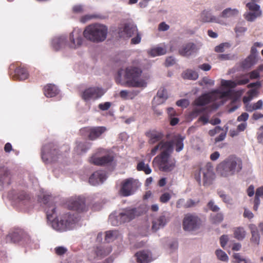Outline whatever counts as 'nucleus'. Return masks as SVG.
Returning a JSON list of instances; mask_svg holds the SVG:
<instances>
[{"mask_svg":"<svg viewBox=\"0 0 263 263\" xmlns=\"http://www.w3.org/2000/svg\"><path fill=\"white\" fill-rule=\"evenodd\" d=\"M175 63V59L173 57H169L166 59L165 64L168 67L174 65Z\"/></svg>","mask_w":263,"mask_h":263,"instance_id":"nucleus-57","label":"nucleus"},{"mask_svg":"<svg viewBox=\"0 0 263 263\" xmlns=\"http://www.w3.org/2000/svg\"><path fill=\"white\" fill-rule=\"evenodd\" d=\"M11 174L8 168L4 165H0V185H9L11 183Z\"/></svg>","mask_w":263,"mask_h":263,"instance_id":"nucleus-22","label":"nucleus"},{"mask_svg":"<svg viewBox=\"0 0 263 263\" xmlns=\"http://www.w3.org/2000/svg\"><path fill=\"white\" fill-rule=\"evenodd\" d=\"M215 254L218 259L222 261H227L228 260L229 258L227 254L222 250H217L215 251Z\"/></svg>","mask_w":263,"mask_h":263,"instance_id":"nucleus-46","label":"nucleus"},{"mask_svg":"<svg viewBox=\"0 0 263 263\" xmlns=\"http://www.w3.org/2000/svg\"><path fill=\"white\" fill-rule=\"evenodd\" d=\"M111 248L110 246H97L94 248L89 253L88 259L90 260H93L96 259H101L109 254L111 252Z\"/></svg>","mask_w":263,"mask_h":263,"instance_id":"nucleus-16","label":"nucleus"},{"mask_svg":"<svg viewBox=\"0 0 263 263\" xmlns=\"http://www.w3.org/2000/svg\"><path fill=\"white\" fill-rule=\"evenodd\" d=\"M234 236L237 239L241 240L245 237L246 232L243 228H238L235 230Z\"/></svg>","mask_w":263,"mask_h":263,"instance_id":"nucleus-44","label":"nucleus"},{"mask_svg":"<svg viewBox=\"0 0 263 263\" xmlns=\"http://www.w3.org/2000/svg\"><path fill=\"white\" fill-rule=\"evenodd\" d=\"M113 160V157L107 154L102 157L93 156L90 159V162L97 165H106L109 164Z\"/></svg>","mask_w":263,"mask_h":263,"instance_id":"nucleus-24","label":"nucleus"},{"mask_svg":"<svg viewBox=\"0 0 263 263\" xmlns=\"http://www.w3.org/2000/svg\"><path fill=\"white\" fill-rule=\"evenodd\" d=\"M167 215L166 213H164L153 220L152 229L154 232L157 231L166 225L169 220Z\"/></svg>","mask_w":263,"mask_h":263,"instance_id":"nucleus-23","label":"nucleus"},{"mask_svg":"<svg viewBox=\"0 0 263 263\" xmlns=\"http://www.w3.org/2000/svg\"><path fill=\"white\" fill-rule=\"evenodd\" d=\"M197 46L192 43L183 45L179 50V53L184 57H189L193 55L198 51Z\"/></svg>","mask_w":263,"mask_h":263,"instance_id":"nucleus-25","label":"nucleus"},{"mask_svg":"<svg viewBox=\"0 0 263 263\" xmlns=\"http://www.w3.org/2000/svg\"><path fill=\"white\" fill-rule=\"evenodd\" d=\"M16 200L21 205H26L29 201V197L25 193L21 192L17 195Z\"/></svg>","mask_w":263,"mask_h":263,"instance_id":"nucleus-39","label":"nucleus"},{"mask_svg":"<svg viewBox=\"0 0 263 263\" xmlns=\"http://www.w3.org/2000/svg\"><path fill=\"white\" fill-rule=\"evenodd\" d=\"M26 239L30 240V236L27 233L20 230L9 233L6 237V240L7 242L15 243L20 241L24 242Z\"/></svg>","mask_w":263,"mask_h":263,"instance_id":"nucleus-19","label":"nucleus"},{"mask_svg":"<svg viewBox=\"0 0 263 263\" xmlns=\"http://www.w3.org/2000/svg\"><path fill=\"white\" fill-rule=\"evenodd\" d=\"M170 28V26L165 22H162L159 25V30L161 31H165Z\"/></svg>","mask_w":263,"mask_h":263,"instance_id":"nucleus-62","label":"nucleus"},{"mask_svg":"<svg viewBox=\"0 0 263 263\" xmlns=\"http://www.w3.org/2000/svg\"><path fill=\"white\" fill-rule=\"evenodd\" d=\"M141 214L139 209L128 208L123 209L119 213V218L123 223H125L129 222Z\"/></svg>","mask_w":263,"mask_h":263,"instance_id":"nucleus-18","label":"nucleus"},{"mask_svg":"<svg viewBox=\"0 0 263 263\" xmlns=\"http://www.w3.org/2000/svg\"><path fill=\"white\" fill-rule=\"evenodd\" d=\"M182 78L184 79L196 80L198 78V73L192 69H187L182 73Z\"/></svg>","mask_w":263,"mask_h":263,"instance_id":"nucleus-37","label":"nucleus"},{"mask_svg":"<svg viewBox=\"0 0 263 263\" xmlns=\"http://www.w3.org/2000/svg\"><path fill=\"white\" fill-rule=\"evenodd\" d=\"M39 240L36 238H31L30 237V240L26 239L24 243H26L30 248L32 249H37L39 247Z\"/></svg>","mask_w":263,"mask_h":263,"instance_id":"nucleus-43","label":"nucleus"},{"mask_svg":"<svg viewBox=\"0 0 263 263\" xmlns=\"http://www.w3.org/2000/svg\"><path fill=\"white\" fill-rule=\"evenodd\" d=\"M119 232L116 230H111L106 232L105 240L107 242H110L115 240L119 236Z\"/></svg>","mask_w":263,"mask_h":263,"instance_id":"nucleus-38","label":"nucleus"},{"mask_svg":"<svg viewBox=\"0 0 263 263\" xmlns=\"http://www.w3.org/2000/svg\"><path fill=\"white\" fill-rule=\"evenodd\" d=\"M44 92L46 97L51 98L58 93L59 90L55 85L48 84L44 87Z\"/></svg>","mask_w":263,"mask_h":263,"instance_id":"nucleus-33","label":"nucleus"},{"mask_svg":"<svg viewBox=\"0 0 263 263\" xmlns=\"http://www.w3.org/2000/svg\"><path fill=\"white\" fill-rule=\"evenodd\" d=\"M207 205L210 210L214 212H218L220 210L219 206L215 204L213 200H210Z\"/></svg>","mask_w":263,"mask_h":263,"instance_id":"nucleus-49","label":"nucleus"},{"mask_svg":"<svg viewBox=\"0 0 263 263\" xmlns=\"http://www.w3.org/2000/svg\"><path fill=\"white\" fill-rule=\"evenodd\" d=\"M142 72L140 68L135 66H128L125 69L121 68L117 72L116 81L123 86L145 87L146 82L141 78Z\"/></svg>","mask_w":263,"mask_h":263,"instance_id":"nucleus-3","label":"nucleus"},{"mask_svg":"<svg viewBox=\"0 0 263 263\" xmlns=\"http://www.w3.org/2000/svg\"><path fill=\"white\" fill-rule=\"evenodd\" d=\"M223 129L219 126H217L214 129H211L209 131V134L210 136H214L217 133H220Z\"/></svg>","mask_w":263,"mask_h":263,"instance_id":"nucleus-56","label":"nucleus"},{"mask_svg":"<svg viewBox=\"0 0 263 263\" xmlns=\"http://www.w3.org/2000/svg\"><path fill=\"white\" fill-rule=\"evenodd\" d=\"M105 91L101 87L94 86L85 89L82 93L81 97L86 102L88 109L90 108L92 102L101 98Z\"/></svg>","mask_w":263,"mask_h":263,"instance_id":"nucleus-8","label":"nucleus"},{"mask_svg":"<svg viewBox=\"0 0 263 263\" xmlns=\"http://www.w3.org/2000/svg\"><path fill=\"white\" fill-rule=\"evenodd\" d=\"M67 206L70 210L78 213L86 212L88 207L86 205L85 198L82 196L71 197L67 202Z\"/></svg>","mask_w":263,"mask_h":263,"instance_id":"nucleus-13","label":"nucleus"},{"mask_svg":"<svg viewBox=\"0 0 263 263\" xmlns=\"http://www.w3.org/2000/svg\"><path fill=\"white\" fill-rule=\"evenodd\" d=\"M140 185V183L137 180L133 178L125 179L122 182L119 194L124 197L130 196L135 193Z\"/></svg>","mask_w":263,"mask_h":263,"instance_id":"nucleus-11","label":"nucleus"},{"mask_svg":"<svg viewBox=\"0 0 263 263\" xmlns=\"http://www.w3.org/2000/svg\"><path fill=\"white\" fill-rule=\"evenodd\" d=\"M72 10L76 13H81L85 11V7L82 5H76L73 7Z\"/></svg>","mask_w":263,"mask_h":263,"instance_id":"nucleus-50","label":"nucleus"},{"mask_svg":"<svg viewBox=\"0 0 263 263\" xmlns=\"http://www.w3.org/2000/svg\"><path fill=\"white\" fill-rule=\"evenodd\" d=\"M249 79L246 76L242 75L239 77H237L234 81L221 80V85L223 87L228 88L227 90L230 89L232 91L231 96L227 98H231L234 93H235L238 97H239L243 93L244 90H240L237 91H234L231 89L236 87L238 85H244L247 84L249 82Z\"/></svg>","mask_w":263,"mask_h":263,"instance_id":"nucleus-9","label":"nucleus"},{"mask_svg":"<svg viewBox=\"0 0 263 263\" xmlns=\"http://www.w3.org/2000/svg\"><path fill=\"white\" fill-rule=\"evenodd\" d=\"M257 138L259 142L263 139V125L260 126L257 132Z\"/></svg>","mask_w":263,"mask_h":263,"instance_id":"nucleus-64","label":"nucleus"},{"mask_svg":"<svg viewBox=\"0 0 263 263\" xmlns=\"http://www.w3.org/2000/svg\"><path fill=\"white\" fill-rule=\"evenodd\" d=\"M212 219L214 223H220L223 219V215L222 213H218L212 216Z\"/></svg>","mask_w":263,"mask_h":263,"instance_id":"nucleus-48","label":"nucleus"},{"mask_svg":"<svg viewBox=\"0 0 263 263\" xmlns=\"http://www.w3.org/2000/svg\"><path fill=\"white\" fill-rule=\"evenodd\" d=\"M199 201H195L191 199H189L186 201H185V208H189L194 206Z\"/></svg>","mask_w":263,"mask_h":263,"instance_id":"nucleus-58","label":"nucleus"},{"mask_svg":"<svg viewBox=\"0 0 263 263\" xmlns=\"http://www.w3.org/2000/svg\"><path fill=\"white\" fill-rule=\"evenodd\" d=\"M200 18L203 22H214L220 24H224L223 21L220 18L212 15L210 11H203L201 14Z\"/></svg>","mask_w":263,"mask_h":263,"instance_id":"nucleus-27","label":"nucleus"},{"mask_svg":"<svg viewBox=\"0 0 263 263\" xmlns=\"http://www.w3.org/2000/svg\"><path fill=\"white\" fill-rule=\"evenodd\" d=\"M90 146L91 144L88 142H78L74 151L78 155H82L85 153L90 148Z\"/></svg>","mask_w":263,"mask_h":263,"instance_id":"nucleus-31","label":"nucleus"},{"mask_svg":"<svg viewBox=\"0 0 263 263\" xmlns=\"http://www.w3.org/2000/svg\"><path fill=\"white\" fill-rule=\"evenodd\" d=\"M108 33L106 26L100 24H93L86 27L83 31L84 37L93 43H100L105 40Z\"/></svg>","mask_w":263,"mask_h":263,"instance_id":"nucleus-5","label":"nucleus"},{"mask_svg":"<svg viewBox=\"0 0 263 263\" xmlns=\"http://www.w3.org/2000/svg\"><path fill=\"white\" fill-rule=\"evenodd\" d=\"M83 42L82 31L80 29L76 28L67 36V47L77 49L82 45Z\"/></svg>","mask_w":263,"mask_h":263,"instance_id":"nucleus-12","label":"nucleus"},{"mask_svg":"<svg viewBox=\"0 0 263 263\" xmlns=\"http://www.w3.org/2000/svg\"><path fill=\"white\" fill-rule=\"evenodd\" d=\"M235 30L237 35H240V34L246 32L247 28L245 27L238 25L235 27Z\"/></svg>","mask_w":263,"mask_h":263,"instance_id":"nucleus-61","label":"nucleus"},{"mask_svg":"<svg viewBox=\"0 0 263 263\" xmlns=\"http://www.w3.org/2000/svg\"><path fill=\"white\" fill-rule=\"evenodd\" d=\"M109 221L113 226H117L123 223L121 219L119 218V214L118 215H116V213L111 214L109 216Z\"/></svg>","mask_w":263,"mask_h":263,"instance_id":"nucleus-40","label":"nucleus"},{"mask_svg":"<svg viewBox=\"0 0 263 263\" xmlns=\"http://www.w3.org/2000/svg\"><path fill=\"white\" fill-rule=\"evenodd\" d=\"M258 52L255 46H253L251 49L250 55L245 60V62H248L249 65H252L255 63Z\"/></svg>","mask_w":263,"mask_h":263,"instance_id":"nucleus-35","label":"nucleus"},{"mask_svg":"<svg viewBox=\"0 0 263 263\" xmlns=\"http://www.w3.org/2000/svg\"><path fill=\"white\" fill-rule=\"evenodd\" d=\"M233 257L235 259V263H252L249 259L244 257L239 253H234Z\"/></svg>","mask_w":263,"mask_h":263,"instance_id":"nucleus-42","label":"nucleus"},{"mask_svg":"<svg viewBox=\"0 0 263 263\" xmlns=\"http://www.w3.org/2000/svg\"><path fill=\"white\" fill-rule=\"evenodd\" d=\"M135 34L136 35V36L134 37H133L131 39V43L133 44H137L140 43L141 40V36L140 34L137 31V33H135Z\"/></svg>","mask_w":263,"mask_h":263,"instance_id":"nucleus-54","label":"nucleus"},{"mask_svg":"<svg viewBox=\"0 0 263 263\" xmlns=\"http://www.w3.org/2000/svg\"><path fill=\"white\" fill-rule=\"evenodd\" d=\"M200 224V220L197 216L187 214L183 219L182 226L185 231H192L198 229Z\"/></svg>","mask_w":263,"mask_h":263,"instance_id":"nucleus-15","label":"nucleus"},{"mask_svg":"<svg viewBox=\"0 0 263 263\" xmlns=\"http://www.w3.org/2000/svg\"><path fill=\"white\" fill-rule=\"evenodd\" d=\"M50 198L49 195L43 193L38 196L39 202L46 205L45 210L48 224L60 232L74 229L79 221L78 215L69 212L58 217L55 205L49 202Z\"/></svg>","mask_w":263,"mask_h":263,"instance_id":"nucleus-2","label":"nucleus"},{"mask_svg":"<svg viewBox=\"0 0 263 263\" xmlns=\"http://www.w3.org/2000/svg\"><path fill=\"white\" fill-rule=\"evenodd\" d=\"M67 36L63 34L54 37L51 40V46L55 50L67 47Z\"/></svg>","mask_w":263,"mask_h":263,"instance_id":"nucleus-21","label":"nucleus"},{"mask_svg":"<svg viewBox=\"0 0 263 263\" xmlns=\"http://www.w3.org/2000/svg\"><path fill=\"white\" fill-rule=\"evenodd\" d=\"M137 27L134 24L125 23L118 27V34L120 37L129 38L137 33Z\"/></svg>","mask_w":263,"mask_h":263,"instance_id":"nucleus-17","label":"nucleus"},{"mask_svg":"<svg viewBox=\"0 0 263 263\" xmlns=\"http://www.w3.org/2000/svg\"><path fill=\"white\" fill-rule=\"evenodd\" d=\"M228 43H222L218 46H217L215 48V50L217 52H223L224 51V48L226 47H228Z\"/></svg>","mask_w":263,"mask_h":263,"instance_id":"nucleus-55","label":"nucleus"},{"mask_svg":"<svg viewBox=\"0 0 263 263\" xmlns=\"http://www.w3.org/2000/svg\"><path fill=\"white\" fill-rule=\"evenodd\" d=\"M136 256L138 263H149L152 260L151 253L146 251L137 253Z\"/></svg>","mask_w":263,"mask_h":263,"instance_id":"nucleus-30","label":"nucleus"},{"mask_svg":"<svg viewBox=\"0 0 263 263\" xmlns=\"http://www.w3.org/2000/svg\"><path fill=\"white\" fill-rule=\"evenodd\" d=\"M231 90H217L212 92L211 94H204L196 99L194 102L195 106H204L210 102L217 101L218 103L215 108H217L220 105L223 104L224 99L230 97L232 95Z\"/></svg>","mask_w":263,"mask_h":263,"instance_id":"nucleus-4","label":"nucleus"},{"mask_svg":"<svg viewBox=\"0 0 263 263\" xmlns=\"http://www.w3.org/2000/svg\"><path fill=\"white\" fill-rule=\"evenodd\" d=\"M194 177L199 184L202 182L204 186L211 185L215 177L211 164L208 163L196 170L194 173Z\"/></svg>","mask_w":263,"mask_h":263,"instance_id":"nucleus-7","label":"nucleus"},{"mask_svg":"<svg viewBox=\"0 0 263 263\" xmlns=\"http://www.w3.org/2000/svg\"><path fill=\"white\" fill-rule=\"evenodd\" d=\"M239 13V12L237 9L227 8L222 11L220 16L224 18L232 20L236 17Z\"/></svg>","mask_w":263,"mask_h":263,"instance_id":"nucleus-28","label":"nucleus"},{"mask_svg":"<svg viewBox=\"0 0 263 263\" xmlns=\"http://www.w3.org/2000/svg\"><path fill=\"white\" fill-rule=\"evenodd\" d=\"M28 73L27 70L22 68H17L15 70L14 77L20 81L25 80L27 79Z\"/></svg>","mask_w":263,"mask_h":263,"instance_id":"nucleus-36","label":"nucleus"},{"mask_svg":"<svg viewBox=\"0 0 263 263\" xmlns=\"http://www.w3.org/2000/svg\"><path fill=\"white\" fill-rule=\"evenodd\" d=\"M248 118H249L248 114L247 112H243L237 118V121L239 122H240V121L245 122L248 120Z\"/></svg>","mask_w":263,"mask_h":263,"instance_id":"nucleus-63","label":"nucleus"},{"mask_svg":"<svg viewBox=\"0 0 263 263\" xmlns=\"http://www.w3.org/2000/svg\"><path fill=\"white\" fill-rule=\"evenodd\" d=\"M139 171H143L146 174H149L152 172V170L148 164H145L143 161L138 163L137 167Z\"/></svg>","mask_w":263,"mask_h":263,"instance_id":"nucleus-41","label":"nucleus"},{"mask_svg":"<svg viewBox=\"0 0 263 263\" xmlns=\"http://www.w3.org/2000/svg\"><path fill=\"white\" fill-rule=\"evenodd\" d=\"M148 54L152 57L164 55L166 53L165 47H155L147 51Z\"/></svg>","mask_w":263,"mask_h":263,"instance_id":"nucleus-34","label":"nucleus"},{"mask_svg":"<svg viewBox=\"0 0 263 263\" xmlns=\"http://www.w3.org/2000/svg\"><path fill=\"white\" fill-rule=\"evenodd\" d=\"M167 98L166 90L163 88L159 89L157 96L154 98V103L159 105L163 103Z\"/></svg>","mask_w":263,"mask_h":263,"instance_id":"nucleus-32","label":"nucleus"},{"mask_svg":"<svg viewBox=\"0 0 263 263\" xmlns=\"http://www.w3.org/2000/svg\"><path fill=\"white\" fill-rule=\"evenodd\" d=\"M217 194L224 203L230 204H232V198L229 195L226 194L223 191H218L217 192Z\"/></svg>","mask_w":263,"mask_h":263,"instance_id":"nucleus-45","label":"nucleus"},{"mask_svg":"<svg viewBox=\"0 0 263 263\" xmlns=\"http://www.w3.org/2000/svg\"><path fill=\"white\" fill-rule=\"evenodd\" d=\"M106 178L107 176L105 172L96 171L89 177V183L91 185L97 186L102 184Z\"/></svg>","mask_w":263,"mask_h":263,"instance_id":"nucleus-20","label":"nucleus"},{"mask_svg":"<svg viewBox=\"0 0 263 263\" xmlns=\"http://www.w3.org/2000/svg\"><path fill=\"white\" fill-rule=\"evenodd\" d=\"M190 104L189 101L187 99H183L177 101L176 104L177 106L182 107H186Z\"/></svg>","mask_w":263,"mask_h":263,"instance_id":"nucleus-51","label":"nucleus"},{"mask_svg":"<svg viewBox=\"0 0 263 263\" xmlns=\"http://www.w3.org/2000/svg\"><path fill=\"white\" fill-rule=\"evenodd\" d=\"M67 251V249L63 247H58L55 248V252L57 254L61 255L64 254Z\"/></svg>","mask_w":263,"mask_h":263,"instance_id":"nucleus-60","label":"nucleus"},{"mask_svg":"<svg viewBox=\"0 0 263 263\" xmlns=\"http://www.w3.org/2000/svg\"><path fill=\"white\" fill-rule=\"evenodd\" d=\"M242 169V161L238 157L232 156L226 159L218 166V173L222 177L232 176Z\"/></svg>","mask_w":263,"mask_h":263,"instance_id":"nucleus-6","label":"nucleus"},{"mask_svg":"<svg viewBox=\"0 0 263 263\" xmlns=\"http://www.w3.org/2000/svg\"><path fill=\"white\" fill-rule=\"evenodd\" d=\"M184 136L179 134L173 136L169 141H161L151 150V154L154 156L159 150L160 154L153 160L154 164H157L159 170L163 172H168L173 170L175 167L176 160L171 156L175 147L177 152H181L184 148L183 141Z\"/></svg>","mask_w":263,"mask_h":263,"instance_id":"nucleus-1","label":"nucleus"},{"mask_svg":"<svg viewBox=\"0 0 263 263\" xmlns=\"http://www.w3.org/2000/svg\"><path fill=\"white\" fill-rule=\"evenodd\" d=\"M171 198V195L168 193H164L160 197V200L163 203L168 202Z\"/></svg>","mask_w":263,"mask_h":263,"instance_id":"nucleus-53","label":"nucleus"},{"mask_svg":"<svg viewBox=\"0 0 263 263\" xmlns=\"http://www.w3.org/2000/svg\"><path fill=\"white\" fill-rule=\"evenodd\" d=\"M97 16L94 14H86L84 16H83L81 19L80 21L82 23H85L88 21H90L94 18H96Z\"/></svg>","mask_w":263,"mask_h":263,"instance_id":"nucleus-52","label":"nucleus"},{"mask_svg":"<svg viewBox=\"0 0 263 263\" xmlns=\"http://www.w3.org/2000/svg\"><path fill=\"white\" fill-rule=\"evenodd\" d=\"M147 136L149 138V142L150 144H154L157 142L160 141L159 144L161 141H164L162 140L163 135L162 133L157 131H152L147 133Z\"/></svg>","mask_w":263,"mask_h":263,"instance_id":"nucleus-29","label":"nucleus"},{"mask_svg":"<svg viewBox=\"0 0 263 263\" xmlns=\"http://www.w3.org/2000/svg\"><path fill=\"white\" fill-rule=\"evenodd\" d=\"M59 155L57 146L52 143L44 145L41 150V157L46 164L56 161Z\"/></svg>","mask_w":263,"mask_h":263,"instance_id":"nucleus-10","label":"nucleus"},{"mask_svg":"<svg viewBox=\"0 0 263 263\" xmlns=\"http://www.w3.org/2000/svg\"><path fill=\"white\" fill-rule=\"evenodd\" d=\"M106 130V128L104 126L93 127L87 129V132L88 133V138L91 140L98 138Z\"/></svg>","mask_w":263,"mask_h":263,"instance_id":"nucleus-26","label":"nucleus"},{"mask_svg":"<svg viewBox=\"0 0 263 263\" xmlns=\"http://www.w3.org/2000/svg\"><path fill=\"white\" fill-rule=\"evenodd\" d=\"M251 241L256 245H258L260 241V235L259 232L251 233Z\"/></svg>","mask_w":263,"mask_h":263,"instance_id":"nucleus-47","label":"nucleus"},{"mask_svg":"<svg viewBox=\"0 0 263 263\" xmlns=\"http://www.w3.org/2000/svg\"><path fill=\"white\" fill-rule=\"evenodd\" d=\"M111 106V103L109 102H106L104 103H100L99 105V108L102 110H107Z\"/></svg>","mask_w":263,"mask_h":263,"instance_id":"nucleus-59","label":"nucleus"},{"mask_svg":"<svg viewBox=\"0 0 263 263\" xmlns=\"http://www.w3.org/2000/svg\"><path fill=\"white\" fill-rule=\"evenodd\" d=\"M258 1L259 0H252L247 4L249 11L245 13L244 17L247 21L252 22L261 15L260 6L256 4Z\"/></svg>","mask_w":263,"mask_h":263,"instance_id":"nucleus-14","label":"nucleus"}]
</instances>
